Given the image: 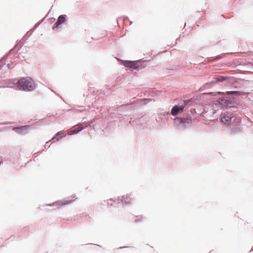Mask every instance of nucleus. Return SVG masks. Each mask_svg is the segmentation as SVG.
<instances>
[{
  "label": "nucleus",
  "mask_w": 253,
  "mask_h": 253,
  "mask_svg": "<svg viewBox=\"0 0 253 253\" xmlns=\"http://www.w3.org/2000/svg\"><path fill=\"white\" fill-rule=\"evenodd\" d=\"M72 201H69V200H63V201H57L56 203V204L57 206H63L65 205L69 204L71 203H72Z\"/></svg>",
  "instance_id": "9b49d317"
},
{
  "label": "nucleus",
  "mask_w": 253,
  "mask_h": 253,
  "mask_svg": "<svg viewBox=\"0 0 253 253\" xmlns=\"http://www.w3.org/2000/svg\"><path fill=\"white\" fill-rule=\"evenodd\" d=\"M17 89L25 91H31L35 88V85L33 80L30 77L20 78L16 83Z\"/></svg>",
  "instance_id": "f257e3e1"
},
{
  "label": "nucleus",
  "mask_w": 253,
  "mask_h": 253,
  "mask_svg": "<svg viewBox=\"0 0 253 253\" xmlns=\"http://www.w3.org/2000/svg\"><path fill=\"white\" fill-rule=\"evenodd\" d=\"M184 108V105L180 106L175 105L171 109V113L172 115L175 116L178 114L180 111H182Z\"/></svg>",
  "instance_id": "7ed1b4c3"
},
{
  "label": "nucleus",
  "mask_w": 253,
  "mask_h": 253,
  "mask_svg": "<svg viewBox=\"0 0 253 253\" xmlns=\"http://www.w3.org/2000/svg\"><path fill=\"white\" fill-rule=\"evenodd\" d=\"M140 65V62L139 61H133L131 62L130 68L136 69Z\"/></svg>",
  "instance_id": "f8f14e48"
},
{
  "label": "nucleus",
  "mask_w": 253,
  "mask_h": 253,
  "mask_svg": "<svg viewBox=\"0 0 253 253\" xmlns=\"http://www.w3.org/2000/svg\"><path fill=\"white\" fill-rule=\"evenodd\" d=\"M175 120L179 123L181 124H183L184 125L186 124H189L192 123V119L190 117H188L187 118H176Z\"/></svg>",
  "instance_id": "f03ea898"
},
{
  "label": "nucleus",
  "mask_w": 253,
  "mask_h": 253,
  "mask_svg": "<svg viewBox=\"0 0 253 253\" xmlns=\"http://www.w3.org/2000/svg\"><path fill=\"white\" fill-rule=\"evenodd\" d=\"M226 94H234V95H239V92L237 91H227L226 92Z\"/></svg>",
  "instance_id": "2eb2a0df"
},
{
  "label": "nucleus",
  "mask_w": 253,
  "mask_h": 253,
  "mask_svg": "<svg viewBox=\"0 0 253 253\" xmlns=\"http://www.w3.org/2000/svg\"><path fill=\"white\" fill-rule=\"evenodd\" d=\"M220 103L223 105L227 106H230V103H229V101H228L227 97H223L222 98H221Z\"/></svg>",
  "instance_id": "ddd939ff"
},
{
  "label": "nucleus",
  "mask_w": 253,
  "mask_h": 253,
  "mask_svg": "<svg viewBox=\"0 0 253 253\" xmlns=\"http://www.w3.org/2000/svg\"><path fill=\"white\" fill-rule=\"evenodd\" d=\"M188 100H185L184 101V103L182 105H184V107H185V106L188 104Z\"/></svg>",
  "instance_id": "f3484780"
},
{
  "label": "nucleus",
  "mask_w": 253,
  "mask_h": 253,
  "mask_svg": "<svg viewBox=\"0 0 253 253\" xmlns=\"http://www.w3.org/2000/svg\"><path fill=\"white\" fill-rule=\"evenodd\" d=\"M131 61H124L123 62V65L126 67H128L130 68L131 64Z\"/></svg>",
  "instance_id": "4468645a"
},
{
  "label": "nucleus",
  "mask_w": 253,
  "mask_h": 253,
  "mask_svg": "<svg viewBox=\"0 0 253 253\" xmlns=\"http://www.w3.org/2000/svg\"><path fill=\"white\" fill-rule=\"evenodd\" d=\"M66 20L65 15H60L56 23L54 24V25L53 26V29L57 28L60 24L64 23Z\"/></svg>",
  "instance_id": "39448f33"
},
{
  "label": "nucleus",
  "mask_w": 253,
  "mask_h": 253,
  "mask_svg": "<svg viewBox=\"0 0 253 253\" xmlns=\"http://www.w3.org/2000/svg\"><path fill=\"white\" fill-rule=\"evenodd\" d=\"M240 129L238 127H235V128H233L232 129H231V133L234 134V133H235L236 132L239 131Z\"/></svg>",
  "instance_id": "dca6fc26"
},
{
  "label": "nucleus",
  "mask_w": 253,
  "mask_h": 253,
  "mask_svg": "<svg viewBox=\"0 0 253 253\" xmlns=\"http://www.w3.org/2000/svg\"><path fill=\"white\" fill-rule=\"evenodd\" d=\"M122 201L125 204H130L131 203V198L128 195H125L122 197Z\"/></svg>",
  "instance_id": "9d476101"
},
{
  "label": "nucleus",
  "mask_w": 253,
  "mask_h": 253,
  "mask_svg": "<svg viewBox=\"0 0 253 253\" xmlns=\"http://www.w3.org/2000/svg\"><path fill=\"white\" fill-rule=\"evenodd\" d=\"M231 119V117L226 114H223L221 118L222 122L225 124H228L230 122Z\"/></svg>",
  "instance_id": "6e6552de"
},
{
  "label": "nucleus",
  "mask_w": 253,
  "mask_h": 253,
  "mask_svg": "<svg viewBox=\"0 0 253 253\" xmlns=\"http://www.w3.org/2000/svg\"><path fill=\"white\" fill-rule=\"evenodd\" d=\"M65 136V135L63 132L60 131L57 133L55 136L52 138V140L55 141V140H58L60 138H62Z\"/></svg>",
  "instance_id": "1a4fd4ad"
},
{
  "label": "nucleus",
  "mask_w": 253,
  "mask_h": 253,
  "mask_svg": "<svg viewBox=\"0 0 253 253\" xmlns=\"http://www.w3.org/2000/svg\"><path fill=\"white\" fill-rule=\"evenodd\" d=\"M84 128V126H83V125H81V124L79 125L76 128L70 130L68 132V133L69 135L74 134L77 133L78 132L81 131Z\"/></svg>",
  "instance_id": "0eeeda50"
},
{
  "label": "nucleus",
  "mask_w": 253,
  "mask_h": 253,
  "mask_svg": "<svg viewBox=\"0 0 253 253\" xmlns=\"http://www.w3.org/2000/svg\"><path fill=\"white\" fill-rule=\"evenodd\" d=\"M218 94H224V92H218Z\"/></svg>",
  "instance_id": "a211bd4d"
},
{
  "label": "nucleus",
  "mask_w": 253,
  "mask_h": 253,
  "mask_svg": "<svg viewBox=\"0 0 253 253\" xmlns=\"http://www.w3.org/2000/svg\"><path fill=\"white\" fill-rule=\"evenodd\" d=\"M29 126H24L20 127H14L12 129L20 134H25L27 132V129Z\"/></svg>",
  "instance_id": "20e7f679"
},
{
  "label": "nucleus",
  "mask_w": 253,
  "mask_h": 253,
  "mask_svg": "<svg viewBox=\"0 0 253 253\" xmlns=\"http://www.w3.org/2000/svg\"><path fill=\"white\" fill-rule=\"evenodd\" d=\"M228 77H224L221 76L219 75L215 76L214 79L215 81H212L210 83V84H214L217 83L218 82H223L224 81H225L226 80L228 79Z\"/></svg>",
  "instance_id": "423d86ee"
}]
</instances>
